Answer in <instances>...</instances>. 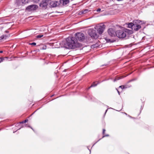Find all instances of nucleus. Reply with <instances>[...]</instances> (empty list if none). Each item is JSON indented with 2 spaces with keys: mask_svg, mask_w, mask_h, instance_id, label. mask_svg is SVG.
Returning <instances> with one entry per match:
<instances>
[{
  "mask_svg": "<svg viewBox=\"0 0 154 154\" xmlns=\"http://www.w3.org/2000/svg\"><path fill=\"white\" fill-rule=\"evenodd\" d=\"M116 26L120 27L121 30L116 31V36L120 38H125V39H128L130 35L133 33V32L132 30L124 28L118 25H116Z\"/></svg>",
  "mask_w": 154,
  "mask_h": 154,
  "instance_id": "1",
  "label": "nucleus"
},
{
  "mask_svg": "<svg viewBox=\"0 0 154 154\" xmlns=\"http://www.w3.org/2000/svg\"><path fill=\"white\" fill-rule=\"evenodd\" d=\"M63 47L67 49L75 48L81 46V44L78 42L75 37H69L66 39L65 42L63 43Z\"/></svg>",
  "mask_w": 154,
  "mask_h": 154,
  "instance_id": "2",
  "label": "nucleus"
},
{
  "mask_svg": "<svg viewBox=\"0 0 154 154\" xmlns=\"http://www.w3.org/2000/svg\"><path fill=\"white\" fill-rule=\"evenodd\" d=\"M133 23L134 24L133 26V30L135 31H138L141 28V24L144 23L143 21L139 20H134L133 21Z\"/></svg>",
  "mask_w": 154,
  "mask_h": 154,
  "instance_id": "3",
  "label": "nucleus"
},
{
  "mask_svg": "<svg viewBox=\"0 0 154 154\" xmlns=\"http://www.w3.org/2000/svg\"><path fill=\"white\" fill-rule=\"evenodd\" d=\"M94 28L97 30L98 32L100 34H101L103 32L105 28V25L103 24H101L95 26Z\"/></svg>",
  "mask_w": 154,
  "mask_h": 154,
  "instance_id": "4",
  "label": "nucleus"
},
{
  "mask_svg": "<svg viewBox=\"0 0 154 154\" xmlns=\"http://www.w3.org/2000/svg\"><path fill=\"white\" fill-rule=\"evenodd\" d=\"M38 8L37 5H32L28 6L26 8V10L29 12L34 11L36 10Z\"/></svg>",
  "mask_w": 154,
  "mask_h": 154,
  "instance_id": "5",
  "label": "nucleus"
},
{
  "mask_svg": "<svg viewBox=\"0 0 154 154\" xmlns=\"http://www.w3.org/2000/svg\"><path fill=\"white\" fill-rule=\"evenodd\" d=\"M75 39L79 41H83L85 39V36L84 34L80 32L77 33L75 34Z\"/></svg>",
  "mask_w": 154,
  "mask_h": 154,
  "instance_id": "6",
  "label": "nucleus"
},
{
  "mask_svg": "<svg viewBox=\"0 0 154 154\" xmlns=\"http://www.w3.org/2000/svg\"><path fill=\"white\" fill-rule=\"evenodd\" d=\"M51 0H42L40 3L39 6L42 9H46L49 1Z\"/></svg>",
  "mask_w": 154,
  "mask_h": 154,
  "instance_id": "7",
  "label": "nucleus"
},
{
  "mask_svg": "<svg viewBox=\"0 0 154 154\" xmlns=\"http://www.w3.org/2000/svg\"><path fill=\"white\" fill-rule=\"evenodd\" d=\"M89 35L91 37L94 38H96L97 36L95 30L93 29H91L88 31Z\"/></svg>",
  "mask_w": 154,
  "mask_h": 154,
  "instance_id": "8",
  "label": "nucleus"
},
{
  "mask_svg": "<svg viewBox=\"0 0 154 154\" xmlns=\"http://www.w3.org/2000/svg\"><path fill=\"white\" fill-rule=\"evenodd\" d=\"M109 34L111 37H114L115 36L116 31L115 29L109 28L108 30Z\"/></svg>",
  "mask_w": 154,
  "mask_h": 154,
  "instance_id": "9",
  "label": "nucleus"
},
{
  "mask_svg": "<svg viewBox=\"0 0 154 154\" xmlns=\"http://www.w3.org/2000/svg\"><path fill=\"white\" fill-rule=\"evenodd\" d=\"M60 4V2L56 1H52L50 2L49 5L51 7H55L58 6Z\"/></svg>",
  "mask_w": 154,
  "mask_h": 154,
  "instance_id": "10",
  "label": "nucleus"
},
{
  "mask_svg": "<svg viewBox=\"0 0 154 154\" xmlns=\"http://www.w3.org/2000/svg\"><path fill=\"white\" fill-rule=\"evenodd\" d=\"M129 87L127 85H123L120 86L118 88V89H116V90L117 91L119 94H120V92H122V90L125 88H128Z\"/></svg>",
  "mask_w": 154,
  "mask_h": 154,
  "instance_id": "11",
  "label": "nucleus"
},
{
  "mask_svg": "<svg viewBox=\"0 0 154 154\" xmlns=\"http://www.w3.org/2000/svg\"><path fill=\"white\" fill-rule=\"evenodd\" d=\"M17 4L19 5L23 6L28 3L26 0H17L16 2Z\"/></svg>",
  "mask_w": 154,
  "mask_h": 154,
  "instance_id": "12",
  "label": "nucleus"
},
{
  "mask_svg": "<svg viewBox=\"0 0 154 154\" xmlns=\"http://www.w3.org/2000/svg\"><path fill=\"white\" fill-rule=\"evenodd\" d=\"M60 3L63 5H66L69 3V0H60Z\"/></svg>",
  "mask_w": 154,
  "mask_h": 154,
  "instance_id": "13",
  "label": "nucleus"
},
{
  "mask_svg": "<svg viewBox=\"0 0 154 154\" xmlns=\"http://www.w3.org/2000/svg\"><path fill=\"white\" fill-rule=\"evenodd\" d=\"M134 23H129L127 24V27L129 28H131L133 30V26H134Z\"/></svg>",
  "mask_w": 154,
  "mask_h": 154,
  "instance_id": "14",
  "label": "nucleus"
},
{
  "mask_svg": "<svg viewBox=\"0 0 154 154\" xmlns=\"http://www.w3.org/2000/svg\"><path fill=\"white\" fill-rule=\"evenodd\" d=\"M7 36L5 35H2L0 37V40L3 39H6Z\"/></svg>",
  "mask_w": 154,
  "mask_h": 154,
  "instance_id": "15",
  "label": "nucleus"
},
{
  "mask_svg": "<svg viewBox=\"0 0 154 154\" xmlns=\"http://www.w3.org/2000/svg\"><path fill=\"white\" fill-rule=\"evenodd\" d=\"M105 131V129H103V138L105 137H108V136H109L108 134H107L106 135H104Z\"/></svg>",
  "mask_w": 154,
  "mask_h": 154,
  "instance_id": "16",
  "label": "nucleus"
},
{
  "mask_svg": "<svg viewBox=\"0 0 154 154\" xmlns=\"http://www.w3.org/2000/svg\"><path fill=\"white\" fill-rule=\"evenodd\" d=\"M97 85V84H96L95 82H94L89 88H90L93 87H95Z\"/></svg>",
  "mask_w": 154,
  "mask_h": 154,
  "instance_id": "17",
  "label": "nucleus"
},
{
  "mask_svg": "<svg viewBox=\"0 0 154 154\" xmlns=\"http://www.w3.org/2000/svg\"><path fill=\"white\" fill-rule=\"evenodd\" d=\"M132 45H133V44L132 43H131L129 44V45H126L125 46L126 47L129 48V47H131Z\"/></svg>",
  "mask_w": 154,
  "mask_h": 154,
  "instance_id": "18",
  "label": "nucleus"
},
{
  "mask_svg": "<svg viewBox=\"0 0 154 154\" xmlns=\"http://www.w3.org/2000/svg\"><path fill=\"white\" fill-rule=\"evenodd\" d=\"M98 46V45H97V44H96L92 45L91 46V47L92 48H96V47H97Z\"/></svg>",
  "mask_w": 154,
  "mask_h": 154,
  "instance_id": "19",
  "label": "nucleus"
},
{
  "mask_svg": "<svg viewBox=\"0 0 154 154\" xmlns=\"http://www.w3.org/2000/svg\"><path fill=\"white\" fill-rule=\"evenodd\" d=\"M28 121V119H26L24 121H22V122H20V124H23V123H25L27 122Z\"/></svg>",
  "mask_w": 154,
  "mask_h": 154,
  "instance_id": "20",
  "label": "nucleus"
},
{
  "mask_svg": "<svg viewBox=\"0 0 154 154\" xmlns=\"http://www.w3.org/2000/svg\"><path fill=\"white\" fill-rule=\"evenodd\" d=\"M88 11V10L87 9H85L83 11H82V14H85Z\"/></svg>",
  "mask_w": 154,
  "mask_h": 154,
  "instance_id": "21",
  "label": "nucleus"
},
{
  "mask_svg": "<svg viewBox=\"0 0 154 154\" xmlns=\"http://www.w3.org/2000/svg\"><path fill=\"white\" fill-rule=\"evenodd\" d=\"M43 35H38L36 36V37L38 38H40L43 36Z\"/></svg>",
  "mask_w": 154,
  "mask_h": 154,
  "instance_id": "22",
  "label": "nucleus"
},
{
  "mask_svg": "<svg viewBox=\"0 0 154 154\" xmlns=\"http://www.w3.org/2000/svg\"><path fill=\"white\" fill-rule=\"evenodd\" d=\"M107 40V42H114L115 41V40L111 41L110 39H107V40Z\"/></svg>",
  "mask_w": 154,
  "mask_h": 154,
  "instance_id": "23",
  "label": "nucleus"
},
{
  "mask_svg": "<svg viewBox=\"0 0 154 154\" xmlns=\"http://www.w3.org/2000/svg\"><path fill=\"white\" fill-rule=\"evenodd\" d=\"M4 59V58L3 57H0V62H2Z\"/></svg>",
  "mask_w": 154,
  "mask_h": 154,
  "instance_id": "24",
  "label": "nucleus"
},
{
  "mask_svg": "<svg viewBox=\"0 0 154 154\" xmlns=\"http://www.w3.org/2000/svg\"><path fill=\"white\" fill-rule=\"evenodd\" d=\"M29 44L30 45H36V43L35 42H33V43Z\"/></svg>",
  "mask_w": 154,
  "mask_h": 154,
  "instance_id": "25",
  "label": "nucleus"
},
{
  "mask_svg": "<svg viewBox=\"0 0 154 154\" xmlns=\"http://www.w3.org/2000/svg\"><path fill=\"white\" fill-rule=\"evenodd\" d=\"M101 10V9L100 8H98L97 10V12H99V11H100Z\"/></svg>",
  "mask_w": 154,
  "mask_h": 154,
  "instance_id": "26",
  "label": "nucleus"
},
{
  "mask_svg": "<svg viewBox=\"0 0 154 154\" xmlns=\"http://www.w3.org/2000/svg\"><path fill=\"white\" fill-rule=\"evenodd\" d=\"M122 108V107L120 109H119L118 110H116V111H119V110H121Z\"/></svg>",
  "mask_w": 154,
  "mask_h": 154,
  "instance_id": "27",
  "label": "nucleus"
},
{
  "mask_svg": "<svg viewBox=\"0 0 154 154\" xmlns=\"http://www.w3.org/2000/svg\"><path fill=\"white\" fill-rule=\"evenodd\" d=\"M121 78H122L121 77L120 78H117V76H116V80H119V79H121Z\"/></svg>",
  "mask_w": 154,
  "mask_h": 154,
  "instance_id": "28",
  "label": "nucleus"
},
{
  "mask_svg": "<svg viewBox=\"0 0 154 154\" xmlns=\"http://www.w3.org/2000/svg\"><path fill=\"white\" fill-rule=\"evenodd\" d=\"M132 80H129V81H128V83L130 82H132Z\"/></svg>",
  "mask_w": 154,
  "mask_h": 154,
  "instance_id": "29",
  "label": "nucleus"
},
{
  "mask_svg": "<svg viewBox=\"0 0 154 154\" xmlns=\"http://www.w3.org/2000/svg\"><path fill=\"white\" fill-rule=\"evenodd\" d=\"M117 1H123V0H117Z\"/></svg>",
  "mask_w": 154,
  "mask_h": 154,
  "instance_id": "30",
  "label": "nucleus"
},
{
  "mask_svg": "<svg viewBox=\"0 0 154 154\" xmlns=\"http://www.w3.org/2000/svg\"><path fill=\"white\" fill-rule=\"evenodd\" d=\"M131 80H132V81H134L135 80V79H131Z\"/></svg>",
  "mask_w": 154,
  "mask_h": 154,
  "instance_id": "31",
  "label": "nucleus"
},
{
  "mask_svg": "<svg viewBox=\"0 0 154 154\" xmlns=\"http://www.w3.org/2000/svg\"><path fill=\"white\" fill-rule=\"evenodd\" d=\"M3 53V51H0V53Z\"/></svg>",
  "mask_w": 154,
  "mask_h": 154,
  "instance_id": "32",
  "label": "nucleus"
},
{
  "mask_svg": "<svg viewBox=\"0 0 154 154\" xmlns=\"http://www.w3.org/2000/svg\"><path fill=\"white\" fill-rule=\"evenodd\" d=\"M28 127L32 129L33 130V129L32 128V127H30V126H28Z\"/></svg>",
  "mask_w": 154,
  "mask_h": 154,
  "instance_id": "33",
  "label": "nucleus"
},
{
  "mask_svg": "<svg viewBox=\"0 0 154 154\" xmlns=\"http://www.w3.org/2000/svg\"><path fill=\"white\" fill-rule=\"evenodd\" d=\"M108 110V109H106V111L105 114L106 113V112H107V111Z\"/></svg>",
  "mask_w": 154,
  "mask_h": 154,
  "instance_id": "34",
  "label": "nucleus"
},
{
  "mask_svg": "<svg viewBox=\"0 0 154 154\" xmlns=\"http://www.w3.org/2000/svg\"><path fill=\"white\" fill-rule=\"evenodd\" d=\"M143 109V107H142V106H141V109Z\"/></svg>",
  "mask_w": 154,
  "mask_h": 154,
  "instance_id": "35",
  "label": "nucleus"
},
{
  "mask_svg": "<svg viewBox=\"0 0 154 154\" xmlns=\"http://www.w3.org/2000/svg\"><path fill=\"white\" fill-rule=\"evenodd\" d=\"M125 113L126 115H127V114L125 112V113Z\"/></svg>",
  "mask_w": 154,
  "mask_h": 154,
  "instance_id": "36",
  "label": "nucleus"
},
{
  "mask_svg": "<svg viewBox=\"0 0 154 154\" xmlns=\"http://www.w3.org/2000/svg\"><path fill=\"white\" fill-rule=\"evenodd\" d=\"M128 116H129L130 117V118H132V117H131V116H129V115Z\"/></svg>",
  "mask_w": 154,
  "mask_h": 154,
  "instance_id": "37",
  "label": "nucleus"
},
{
  "mask_svg": "<svg viewBox=\"0 0 154 154\" xmlns=\"http://www.w3.org/2000/svg\"><path fill=\"white\" fill-rule=\"evenodd\" d=\"M115 81H116V79H114V81L115 82Z\"/></svg>",
  "mask_w": 154,
  "mask_h": 154,
  "instance_id": "38",
  "label": "nucleus"
},
{
  "mask_svg": "<svg viewBox=\"0 0 154 154\" xmlns=\"http://www.w3.org/2000/svg\"><path fill=\"white\" fill-rule=\"evenodd\" d=\"M7 33L8 32L7 31H5Z\"/></svg>",
  "mask_w": 154,
  "mask_h": 154,
  "instance_id": "39",
  "label": "nucleus"
},
{
  "mask_svg": "<svg viewBox=\"0 0 154 154\" xmlns=\"http://www.w3.org/2000/svg\"><path fill=\"white\" fill-rule=\"evenodd\" d=\"M46 49L45 48H43V49Z\"/></svg>",
  "mask_w": 154,
  "mask_h": 154,
  "instance_id": "40",
  "label": "nucleus"
}]
</instances>
